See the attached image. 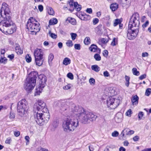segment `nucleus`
<instances>
[{
  "instance_id": "nucleus-1",
  "label": "nucleus",
  "mask_w": 151,
  "mask_h": 151,
  "mask_svg": "<svg viewBox=\"0 0 151 151\" xmlns=\"http://www.w3.org/2000/svg\"><path fill=\"white\" fill-rule=\"evenodd\" d=\"M3 19H0V30L4 34H11L16 30L15 24L11 19L9 16H3Z\"/></svg>"
},
{
  "instance_id": "nucleus-2",
  "label": "nucleus",
  "mask_w": 151,
  "mask_h": 151,
  "mask_svg": "<svg viewBox=\"0 0 151 151\" xmlns=\"http://www.w3.org/2000/svg\"><path fill=\"white\" fill-rule=\"evenodd\" d=\"M75 109L77 111L75 113L74 116H77L78 119L84 124L89 123L95 120L96 118V115L91 112L85 111L82 107H76Z\"/></svg>"
},
{
  "instance_id": "nucleus-3",
  "label": "nucleus",
  "mask_w": 151,
  "mask_h": 151,
  "mask_svg": "<svg viewBox=\"0 0 151 151\" xmlns=\"http://www.w3.org/2000/svg\"><path fill=\"white\" fill-rule=\"evenodd\" d=\"M78 125V119L72 116L65 120L63 122L62 127L64 131L69 132L73 131Z\"/></svg>"
},
{
  "instance_id": "nucleus-4",
  "label": "nucleus",
  "mask_w": 151,
  "mask_h": 151,
  "mask_svg": "<svg viewBox=\"0 0 151 151\" xmlns=\"http://www.w3.org/2000/svg\"><path fill=\"white\" fill-rule=\"evenodd\" d=\"M34 117L35 121L40 126H42L47 123L49 120L50 116L49 114V117L47 120L46 118L47 116L45 115V112H40L38 111H34Z\"/></svg>"
},
{
  "instance_id": "nucleus-5",
  "label": "nucleus",
  "mask_w": 151,
  "mask_h": 151,
  "mask_svg": "<svg viewBox=\"0 0 151 151\" xmlns=\"http://www.w3.org/2000/svg\"><path fill=\"white\" fill-rule=\"evenodd\" d=\"M40 24L38 22L32 17H30L27 23V27L29 31L35 32H38L40 29Z\"/></svg>"
},
{
  "instance_id": "nucleus-6",
  "label": "nucleus",
  "mask_w": 151,
  "mask_h": 151,
  "mask_svg": "<svg viewBox=\"0 0 151 151\" xmlns=\"http://www.w3.org/2000/svg\"><path fill=\"white\" fill-rule=\"evenodd\" d=\"M34 111H39L40 112H45V115L47 116L46 118L48 119L49 117V113L46 106V104L44 101L41 100H38L35 103L34 107Z\"/></svg>"
},
{
  "instance_id": "nucleus-7",
  "label": "nucleus",
  "mask_w": 151,
  "mask_h": 151,
  "mask_svg": "<svg viewBox=\"0 0 151 151\" xmlns=\"http://www.w3.org/2000/svg\"><path fill=\"white\" fill-rule=\"evenodd\" d=\"M121 100L120 97L113 96L109 97L106 100L107 105L110 109H114L119 105Z\"/></svg>"
},
{
  "instance_id": "nucleus-8",
  "label": "nucleus",
  "mask_w": 151,
  "mask_h": 151,
  "mask_svg": "<svg viewBox=\"0 0 151 151\" xmlns=\"http://www.w3.org/2000/svg\"><path fill=\"white\" fill-rule=\"evenodd\" d=\"M39 80V84L37 87L35 93V96L39 95L42 92L43 88L46 85L47 79L46 76L43 74L40 75L38 76Z\"/></svg>"
},
{
  "instance_id": "nucleus-9",
  "label": "nucleus",
  "mask_w": 151,
  "mask_h": 151,
  "mask_svg": "<svg viewBox=\"0 0 151 151\" xmlns=\"http://www.w3.org/2000/svg\"><path fill=\"white\" fill-rule=\"evenodd\" d=\"M17 110L19 114L22 116L27 113L28 110L27 102L25 99H22L19 101L17 104Z\"/></svg>"
},
{
  "instance_id": "nucleus-10",
  "label": "nucleus",
  "mask_w": 151,
  "mask_h": 151,
  "mask_svg": "<svg viewBox=\"0 0 151 151\" xmlns=\"http://www.w3.org/2000/svg\"><path fill=\"white\" fill-rule=\"evenodd\" d=\"M44 53L43 50L37 48L34 52L35 61L36 65L38 66H41L44 61Z\"/></svg>"
},
{
  "instance_id": "nucleus-11",
  "label": "nucleus",
  "mask_w": 151,
  "mask_h": 151,
  "mask_svg": "<svg viewBox=\"0 0 151 151\" xmlns=\"http://www.w3.org/2000/svg\"><path fill=\"white\" fill-rule=\"evenodd\" d=\"M140 18L139 14L137 13H135L131 16L129 24V28L136 27H139L140 23Z\"/></svg>"
},
{
  "instance_id": "nucleus-12",
  "label": "nucleus",
  "mask_w": 151,
  "mask_h": 151,
  "mask_svg": "<svg viewBox=\"0 0 151 151\" xmlns=\"http://www.w3.org/2000/svg\"><path fill=\"white\" fill-rule=\"evenodd\" d=\"M139 27H133L129 28L128 27V32L127 34V37L128 39L133 40L134 39L138 34L139 32Z\"/></svg>"
},
{
  "instance_id": "nucleus-13",
  "label": "nucleus",
  "mask_w": 151,
  "mask_h": 151,
  "mask_svg": "<svg viewBox=\"0 0 151 151\" xmlns=\"http://www.w3.org/2000/svg\"><path fill=\"white\" fill-rule=\"evenodd\" d=\"M36 83L35 81L34 80L33 81L29 79L24 84V88L28 92H30L34 88Z\"/></svg>"
},
{
  "instance_id": "nucleus-14",
  "label": "nucleus",
  "mask_w": 151,
  "mask_h": 151,
  "mask_svg": "<svg viewBox=\"0 0 151 151\" xmlns=\"http://www.w3.org/2000/svg\"><path fill=\"white\" fill-rule=\"evenodd\" d=\"M1 10L2 12H3L5 16H7V17H8V16H9V14L10 12V11L9 6L5 2L3 3Z\"/></svg>"
},
{
  "instance_id": "nucleus-15",
  "label": "nucleus",
  "mask_w": 151,
  "mask_h": 151,
  "mask_svg": "<svg viewBox=\"0 0 151 151\" xmlns=\"http://www.w3.org/2000/svg\"><path fill=\"white\" fill-rule=\"evenodd\" d=\"M38 73L36 71H32L29 74V76L30 77L29 79L33 81L34 80L35 81L36 83V79L38 76Z\"/></svg>"
},
{
  "instance_id": "nucleus-16",
  "label": "nucleus",
  "mask_w": 151,
  "mask_h": 151,
  "mask_svg": "<svg viewBox=\"0 0 151 151\" xmlns=\"http://www.w3.org/2000/svg\"><path fill=\"white\" fill-rule=\"evenodd\" d=\"M69 5L70 7L69 10L72 12L74 10L75 6H76V5H78V2H74L73 0H70Z\"/></svg>"
},
{
  "instance_id": "nucleus-17",
  "label": "nucleus",
  "mask_w": 151,
  "mask_h": 151,
  "mask_svg": "<svg viewBox=\"0 0 151 151\" xmlns=\"http://www.w3.org/2000/svg\"><path fill=\"white\" fill-rule=\"evenodd\" d=\"M123 114L121 113H118L116 114L115 117L116 122L118 123L121 122L122 120Z\"/></svg>"
},
{
  "instance_id": "nucleus-18",
  "label": "nucleus",
  "mask_w": 151,
  "mask_h": 151,
  "mask_svg": "<svg viewBox=\"0 0 151 151\" xmlns=\"http://www.w3.org/2000/svg\"><path fill=\"white\" fill-rule=\"evenodd\" d=\"M79 18L83 20L87 21L89 19L90 16L84 13H81L79 15Z\"/></svg>"
},
{
  "instance_id": "nucleus-19",
  "label": "nucleus",
  "mask_w": 151,
  "mask_h": 151,
  "mask_svg": "<svg viewBox=\"0 0 151 151\" xmlns=\"http://www.w3.org/2000/svg\"><path fill=\"white\" fill-rule=\"evenodd\" d=\"M139 97L137 95L133 96L132 99L131 101L133 105H137L138 103Z\"/></svg>"
},
{
  "instance_id": "nucleus-20",
  "label": "nucleus",
  "mask_w": 151,
  "mask_h": 151,
  "mask_svg": "<svg viewBox=\"0 0 151 151\" xmlns=\"http://www.w3.org/2000/svg\"><path fill=\"white\" fill-rule=\"evenodd\" d=\"M15 51L18 55L21 54L23 53V50L18 45H17L15 47Z\"/></svg>"
},
{
  "instance_id": "nucleus-21",
  "label": "nucleus",
  "mask_w": 151,
  "mask_h": 151,
  "mask_svg": "<svg viewBox=\"0 0 151 151\" xmlns=\"http://www.w3.org/2000/svg\"><path fill=\"white\" fill-rule=\"evenodd\" d=\"M66 21H68L69 22L73 25L76 24V19L73 18L69 17L67 18L66 20Z\"/></svg>"
},
{
  "instance_id": "nucleus-22",
  "label": "nucleus",
  "mask_w": 151,
  "mask_h": 151,
  "mask_svg": "<svg viewBox=\"0 0 151 151\" xmlns=\"http://www.w3.org/2000/svg\"><path fill=\"white\" fill-rule=\"evenodd\" d=\"M121 4L123 6H129L130 4V0H121Z\"/></svg>"
},
{
  "instance_id": "nucleus-23",
  "label": "nucleus",
  "mask_w": 151,
  "mask_h": 151,
  "mask_svg": "<svg viewBox=\"0 0 151 151\" xmlns=\"http://www.w3.org/2000/svg\"><path fill=\"white\" fill-rule=\"evenodd\" d=\"M118 5L116 3H114L111 4L110 6V9L112 11H114L117 9Z\"/></svg>"
},
{
  "instance_id": "nucleus-24",
  "label": "nucleus",
  "mask_w": 151,
  "mask_h": 151,
  "mask_svg": "<svg viewBox=\"0 0 151 151\" xmlns=\"http://www.w3.org/2000/svg\"><path fill=\"white\" fill-rule=\"evenodd\" d=\"M71 60L68 58H65L63 61V64L65 65H67L70 63Z\"/></svg>"
},
{
  "instance_id": "nucleus-25",
  "label": "nucleus",
  "mask_w": 151,
  "mask_h": 151,
  "mask_svg": "<svg viewBox=\"0 0 151 151\" xmlns=\"http://www.w3.org/2000/svg\"><path fill=\"white\" fill-rule=\"evenodd\" d=\"M58 20L56 18H53L51 19L49 22L50 25H53L56 24L58 23Z\"/></svg>"
},
{
  "instance_id": "nucleus-26",
  "label": "nucleus",
  "mask_w": 151,
  "mask_h": 151,
  "mask_svg": "<svg viewBox=\"0 0 151 151\" xmlns=\"http://www.w3.org/2000/svg\"><path fill=\"white\" fill-rule=\"evenodd\" d=\"M97 47L96 45L93 44L89 47V50L91 52H95L96 51Z\"/></svg>"
},
{
  "instance_id": "nucleus-27",
  "label": "nucleus",
  "mask_w": 151,
  "mask_h": 151,
  "mask_svg": "<svg viewBox=\"0 0 151 151\" xmlns=\"http://www.w3.org/2000/svg\"><path fill=\"white\" fill-rule=\"evenodd\" d=\"M91 69L92 70L96 72H99L100 70V68L97 65H94L91 66Z\"/></svg>"
},
{
  "instance_id": "nucleus-28",
  "label": "nucleus",
  "mask_w": 151,
  "mask_h": 151,
  "mask_svg": "<svg viewBox=\"0 0 151 151\" xmlns=\"http://www.w3.org/2000/svg\"><path fill=\"white\" fill-rule=\"evenodd\" d=\"M54 58V56L52 53H50L48 56V60L49 63H51Z\"/></svg>"
},
{
  "instance_id": "nucleus-29",
  "label": "nucleus",
  "mask_w": 151,
  "mask_h": 151,
  "mask_svg": "<svg viewBox=\"0 0 151 151\" xmlns=\"http://www.w3.org/2000/svg\"><path fill=\"white\" fill-rule=\"evenodd\" d=\"M7 59L4 57V55H1V59H0V62L5 64L7 61Z\"/></svg>"
},
{
  "instance_id": "nucleus-30",
  "label": "nucleus",
  "mask_w": 151,
  "mask_h": 151,
  "mask_svg": "<svg viewBox=\"0 0 151 151\" xmlns=\"http://www.w3.org/2000/svg\"><path fill=\"white\" fill-rule=\"evenodd\" d=\"M132 72L134 75L138 76L139 75V71H137V68H134L132 69Z\"/></svg>"
},
{
  "instance_id": "nucleus-31",
  "label": "nucleus",
  "mask_w": 151,
  "mask_h": 151,
  "mask_svg": "<svg viewBox=\"0 0 151 151\" xmlns=\"http://www.w3.org/2000/svg\"><path fill=\"white\" fill-rule=\"evenodd\" d=\"M121 21L120 19H115L114 22V26L115 27L118 24L121 23Z\"/></svg>"
},
{
  "instance_id": "nucleus-32",
  "label": "nucleus",
  "mask_w": 151,
  "mask_h": 151,
  "mask_svg": "<svg viewBox=\"0 0 151 151\" xmlns=\"http://www.w3.org/2000/svg\"><path fill=\"white\" fill-rule=\"evenodd\" d=\"M90 39L89 37H86L84 40V43L85 45H88L90 43Z\"/></svg>"
},
{
  "instance_id": "nucleus-33",
  "label": "nucleus",
  "mask_w": 151,
  "mask_h": 151,
  "mask_svg": "<svg viewBox=\"0 0 151 151\" xmlns=\"http://www.w3.org/2000/svg\"><path fill=\"white\" fill-rule=\"evenodd\" d=\"M66 44L67 46L69 47H72L73 45V43L71 40H67Z\"/></svg>"
},
{
  "instance_id": "nucleus-34",
  "label": "nucleus",
  "mask_w": 151,
  "mask_h": 151,
  "mask_svg": "<svg viewBox=\"0 0 151 151\" xmlns=\"http://www.w3.org/2000/svg\"><path fill=\"white\" fill-rule=\"evenodd\" d=\"M94 57L95 60L97 61H100L101 60V57L99 54H95L94 55Z\"/></svg>"
},
{
  "instance_id": "nucleus-35",
  "label": "nucleus",
  "mask_w": 151,
  "mask_h": 151,
  "mask_svg": "<svg viewBox=\"0 0 151 151\" xmlns=\"http://www.w3.org/2000/svg\"><path fill=\"white\" fill-rule=\"evenodd\" d=\"M117 39L116 38H114L111 43V45L113 46H114L117 44Z\"/></svg>"
},
{
  "instance_id": "nucleus-36",
  "label": "nucleus",
  "mask_w": 151,
  "mask_h": 151,
  "mask_svg": "<svg viewBox=\"0 0 151 151\" xmlns=\"http://www.w3.org/2000/svg\"><path fill=\"white\" fill-rule=\"evenodd\" d=\"M49 34L50 36L53 39H56L57 37V35L55 34L52 33L51 31L49 32Z\"/></svg>"
},
{
  "instance_id": "nucleus-37",
  "label": "nucleus",
  "mask_w": 151,
  "mask_h": 151,
  "mask_svg": "<svg viewBox=\"0 0 151 151\" xmlns=\"http://www.w3.org/2000/svg\"><path fill=\"white\" fill-rule=\"evenodd\" d=\"M26 61L28 63L30 62L32 60V58L30 56H29V55H27L25 57Z\"/></svg>"
},
{
  "instance_id": "nucleus-38",
  "label": "nucleus",
  "mask_w": 151,
  "mask_h": 151,
  "mask_svg": "<svg viewBox=\"0 0 151 151\" xmlns=\"http://www.w3.org/2000/svg\"><path fill=\"white\" fill-rule=\"evenodd\" d=\"M48 12L49 14L51 15H53L54 13L53 9L51 8H49L48 9Z\"/></svg>"
},
{
  "instance_id": "nucleus-39",
  "label": "nucleus",
  "mask_w": 151,
  "mask_h": 151,
  "mask_svg": "<svg viewBox=\"0 0 151 151\" xmlns=\"http://www.w3.org/2000/svg\"><path fill=\"white\" fill-rule=\"evenodd\" d=\"M151 93V89L150 88H147L145 92V95L147 96H149Z\"/></svg>"
},
{
  "instance_id": "nucleus-40",
  "label": "nucleus",
  "mask_w": 151,
  "mask_h": 151,
  "mask_svg": "<svg viewBox=\"0 0 151 151\" xmlns=\"http://www.w3.org/2000/svg\"><path fill=\"white\" fill-rule=\"evenodd\" d=\"M71 38L73 40H75L77 37L76 34L73 33H71L70 34Z\"/></svg>"
},
{
  "instance_id": "nucleus-41",
  "label": "nucleus",
  "mask_w": 151,
  "mask_h": 151,
  "mask_svg": "<svg viewBox=\"0 0 151 151\" xmlns=\"http://www.w3.org/2000/svg\"><path fill=\"white\" fill-rule=\"evenodd\" d=\"M72 86L70 84H69L63 87V89L65 90H67L70 89Z\"/></svg>"
},
{
  "instance_id": "nucleus-42",
  "label": "nucleus",
  "mask_w": 151,
  "mask_h": 151,
  "mask_svg": "<svg viewBox=\"0 0 151 151\" xmlns=\"http://www.w3.org/2000/svg\"><path fill=\"white\" fill-rule=\"evenodd\" d=\"M77 6H75L74 9H75L77 11H79L81 10V6L80 5H79L78 3V5H76Z\"/></svg>"
},
{
  "instance_id": "nucleus-43",
  "label": "nucleus",
  "mask_w": 151,
  "mask_h": 151,
  "mask_svg": "<svg viewBox=\"0 0 151 151\" xmlns=\"http://www.w3.org/2000/svg\"><path fill=\"white\" fill-rule=\"evenodd\" d=\"M67 77L71 80L73 79V75L71 73H69L67 75Z\"/></svg>"
},
{
  "instance_id": "nucleus-44",
  "label": "nucleus",
  "mask_w": 151,
  "mask_h": 151,
  "mask_svg": "<svg viewBox=\"0 0 151 151\" xmlns=\"http://www.w3.org/2000/svg\"><path fill=\"white\" fill-rule=\"evenodd\" d=\"M132 113V110L130 109H129L127 110V112L126 113V115L127 116H128L130 117L131 116V114Z\"/></svg>"
},
{
  "instance_id": "nucleus-45",
  "label": "nucleus",
  "mask_w": 151,
  "mask_h": 151,
  "mask_svg": "<svg viewBox=\"0 0 151 151\" xmlns=\"http://www.w3.org/2000/svg\"><path fill=\"white\" fill-rule=\"evenodd\" d=\"M144 115V113L142 111L140 112L138 114V117L139 120L142 119V117Z\"/></svg>"
},
{
  "instance_id": "nucleus-46",
  "label": "nucleus",
  "mask_w": 151,
  "mask_h": 151,
  "mask_svg": "<svg viewBox=\"0 0 151 151\" xmlns=\"http://www.w3.org/2000/svg\"><path fill=\"white\" fill-rule=\"evenodd\" d=\"M89 82L91 85H93L95 83V80L93 78H91L89 80Z\"/></svg>"
},
{
  "instance_id": "nucleus-47",
  "label": "nucleus",
  "mask_w": 151,
  "mask_h": 151,
  "mask_svg": "<svg viewBox=\"0 0 151 151\" xmlns=\"http://www.w3.org/2000/svg\"><path fill=\"white\" fill-rule=\"evenodd\" d=\"M111 135L113 137H116L118 135L119 133L117 131H115L112 133Z\"/></svg>"
},
{
  "instance_id": "nucleus-48",
  "label": "nucleus",
  "mask_w": 151,
  "mask_h": 151,
  "mask_svg": "<svg viewBox=\"0 0 151 151\" xmlns=\"http://www.w3.org/2000/svg\"><path fill=\"white\" fill-rule=\"evenodd\" d=\"M99 22V20L98 18H95L93 19V24L94 25L96 24Z\"/></svg>"
},
{
  "instance_id": "nucleus-49",
  "label": "nucleus",
  "mask_w": 151,
  "mask_h": 151,
  "mask_svg": "<svg viewBox=\"0 0 151 151\" xmlns=\"http://www.w3.org/2000/svg\"><path fill=\"white\" fill-rule=\"evenodd\" d=\"M74 48L76 50H79L80 49V45L79 44H75L74 45Z\"/></svg>"
},
{
  "instance_id": "nucleus-50",
  "label": "nucleus",
  "mask_w": 151,
  "mask_h": 151,
  "mask_svg": "<svg viewBox=\"0 0 151 151\" xmlns=\"http://www.w3.org/2000/svg\"><path fill=\"white\" fill-rule=\"evenodd\" d=\"M15 116V115L14 113L11 112L10 113L9 118L11 120H13Z\"/></svg>"
},
{
  "instance_id": "nucleus-51",
  "label": "nucleus",
  "mask_w": 151,
  "mask_h": 151,
  "mask_svg": "<svg viewBox=\"0 0 151 151\" xmlns=\"http://www.w3.org/2000/svg\"><path fill=\"white\" fill-rule=\"evenodd\" d=\"M101 42L103 44H105L108 42L107 40L106 39L103 38L101 39Z\"/></svg>"
},
{
  "instance_id": "nucleus-52",
  "label": "nucleus",
  "mask_w": 151,
  "mask_h": 151,
  "mask_svg": "<svg viewBox=\"0 0 151 151\" xmlns=\"http://www.w3.org/2000/svg\"><path fill=\"white\" fill-rule=\"evenodd\" d=\"M20 134V132L19 131H15L14 132V134L16 137H18L19 136Z\"/></svg>"
},
{
  "instance_id": "nucleus-53",
  "label": "nucleus",
  "mask_w": 151,
  "mask_h": 151,
  "mask_svg": "<svg viewBox=\"0 0 151 151\" xmlns=\"http://www.w3.org/2000/svg\"><path fill=\"white\" fill-rule=\"evenodd\" d=\"M25 139L26 141V145H27L29 143V139H30V138L29 136H26L25 137Z\"/></svg>"
},
{
  "instance_id": "nucleus-54",
  "label": "nucleus",
  "mask_w": 151,
  "mask_h": 151,
  "mask_svg": "<svg viewBox=\"0 0 151 151\" xmlns=\"http://www.w3.org/2000/svg\"><path fill=\"white\" fill-rule=\"evenodd\" d=\"M11 141V139L10 137H8L6 140L5 143L6 144H9Z\"/></svg>"
},
{
  "instance_id": "nucleus-55",
  "label": "nucleus",
  "mask_w": 151,
  "mask_h": 151,
  "mask_svg": "<svg viewBox=\"0 0 151 151\" xmlns=\"http://www.w3.org/2000/svg\"><path fill=\"white\" fill-rule=\"evenodd\" d=\"M146 77V74H144L143 75H142L141 76H140L139 78L140 80H142L143 79L145 78Z\"/></svg>"
},
{
  "instance_id": "nucleus-56",
  "label": "nucleus",
  "mask_w": 151,
  "mask_h": 151,
  "mask_svg": "<svg viewBox=\"0 0 151 151\" xmlns=\"http://www.w3.org/2000/svg\"><path fill=\"white\" fill-rule=\"evenodd\" d=\"M104 19L107 21H111L109 15H107L104 18Z\"/></svg>"
},
{
  "instance_id": "nucleus-57",
  "label": "nucleus",
  "mask_w": 151,
  "mask_h": 151,
  "mask_svg": "<svg viewBox=\"0 0 151 151\" xmlns=\"http://www.w3.org/2000/svg\"><path fill=\"white\" fill-rule=\"evenodd\" d=\"M149 22L148 21H147L142 25V27L143 28L146 27L149 24Z\"/></svg>"
},
{
  "instance_id": "nucleus-58",
  "label": "nucleus",
  "mask_w": 151,
  "mask_h": 151,
  "mask_svg": "<svg viewBox=\"0 0 151 151\" xmlns=\"http://www.w3.org/2000/svg\"><path fill=\"white\" fill-rule=\"evenodd\" d=\"M108 54V52L107 50H104L103 52V55L105 57H106Z\"/></svg>"
},
{
  "instance_id": "nucleus-59",
  "label": "nucleus",
  "mask_w": 151,
  "mask_h": 151,
  "mask_svg": "<svg viewBox=\"0 0 151 151\" xmlns=\"http://www.w3.org/2000/svg\"><path fill=\"white\" fill-rule=\"evenodd\" d=\"M149 55L148 53L147 52H143L142 54V57H147Z\"/></svg>"
},
{
  "instance_id": "nucleus-60",
  "label": "nucleus",
  "mask_w": 151,
  "mask_h": 151,
  "mask_svg": "<svg viewBox=\"0 0 151 151\" xmlns=\"http://www.w3.org/2000/svg\"><path fill=\"white\" fill-rule=\"evenodd\" d=\"M104 75L105 77H108L109 76V73L107 71L104 72Z\"/></svg>"
},
{
  "instance_id": "nucleus-61",
  "label": "nucleus",
  "mask_w": 151,
  "mask_h": 151,
  "mask_svg": "<svg viewBox=\"0 0 151 151\" xmlns=\"http://www.w3.org/2000/svg\"><path fill=\"white\" fill-rule=\"evenodd\" d=\"M38 8L40 12H42L43 10V7L42 5H40L38 6Z\"/></svg>"
},
{
  "instance_id": "nucleus-62",
  "label": "nucleus",
  "mask_w": 151,
  "mask_h": 151,
  "mask_svg": "<svg viewBox=\"0 0 151 151\" xmlns=\"http://www.w3.org/2000/svg\"><path fill=\"white\" fill-rule=\"evenodd\" d=\"M8 57L11 60L13 59L14 58V54H12L11 55H9Z\"/></svg>"
},
{
  "instance_id": "nucleus-63",
  "label": "nucleus",
  "mask_w": 151,
  "mask_h": 151,
  "mask_svg": "<svg viewBox=\"0 0 151 151\" xmlns=\"http://www.w3.org/2000/svg\"><path fill=\"white\" fill-rule=\"evenodd\" d=\"M86 12L89 14H91L92 12V10L91 8H88L86 10Z\"/></svg>"
},
{
  "instance_id": "nucleus-64",
  "label": "nucleus",
  "mask_w": 151,
  "mask_h": 151,
  "mask_svg": "<svg viewBox=\"0 0 151 151\" xmlns=\"http://www.w3.org/2000/svg\"><path fill=\"white\" fill-rule=\"evenodd\" d=\"M36 151H48V150L47 149L41 148L40 149H39Z\"/></svg>"
}]
</instances>
